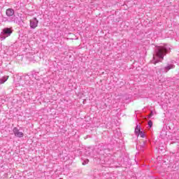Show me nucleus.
<instances>
[{
	"label": "nucleus",
	"mask_w": 179,
	"mask_h": 179,
	"mask_svg": "<svg viewBox=\"0 0 179 179\" xmlns=\"http://www.w3.org/2000/svg\"><path fill=\"white\" fill-rule=\"evenodd\" d=\"M170 47L167 45L156 46L154 50L153 59L151 61L152 64L156 65V64L162 62L164 59L165 55L170 52Z\"/></svg>",
	"instance_id": "f257e3e1"
},
{
	"label": "nucleus",
	"mask_w": 179,
	"mask_h": 179,
	"mask_svg": "<svg viewBox=\"0 0 179 179\" xmlns=\"http://www.w3.org/2000/svg\"><path fill=\"white\" fill-rule=\"evenodd\" d=\"M12 33H13V29H12V27H6L3 29L0 35V39L5 40V38H6V37H9Z\"/></svg>",
	"instance_id": "f03ea898"
},
{
	"label": "nucleus",
	"mask_w": 179,
	"mask_h": 179,
	"mask_svg": "<svg viewBox=\"0 0 179 179\" xmlns=\"http://www.w3.org/2000/svg\"><path fill=\"white\" fill-rule=\"evenodd\" d=\"M13 22V23L19 24L20 26H23V24H24V22H23L22 16L19 15L17 16L14 15V17L11 18V22Z\"/></svg>",
	"instance_id": "7ed1b4c3"
},
{
	"label": "nucleus",
	"mask_w": 179,
	"mask_h": 179,
	"mask_svg": "<svg viewBox=\"0 0 179 179\" xmlns=\"http://www.w3.org/2000/svg\"><path fill=\"white\" fill-rule=\"evenodd\" d=\"M176 68V66L173 64H168L166 66L161 68L160 72H163L164 73H167L170 69H174Z\"/></svg>",
	"instance_id": "20e7f679"
},
{
	"label": "nucleus",
	"mask_w": 179,
	"mask_h": 179,
	"mask_svg": "<svg viewBox=\"0 0 179 179\" xmlns=\"http://www.w3.org/2000/svg\"><path fill=\"white\" fill-rule=\"evenodd\" d=\"M38 25V20L36 17H34L30 20V27L31 29H36Z\"/></svg>",
	"instance_id": "39448f33"
},
{
	"label": "nucleus",
	"mask_w": 179,
	"mask_h": 179,
	"mask_svg": "<svg viewBox=\"0 0 179 179\" xmlns=\"http://www.w3.org/2000/svg\"><path fill=\"white\" fill-rule=\"evenodd\" d=\"M6 15L10 19H12L15 16V10L13 8H8L6 10Z\"/></svg>",
	"instance_id": "423d86ee"
},
{
	"label": "nucleus",
	"mask_w": 179,
	"mask_h": 179,
	"mask_svg": "<svg viewBox=\"0 0 179 179\" xmlns=\"http://www.w3.org/2000/svg\"><path fill=\"white\" fill-rule=\"evenodd\" d=\"M13 131L15 136H17V138H23V136H24L23 132L19 131L17 127H14Z\"/></svg>",
	"instance_id": "0eeeda50"
},
{
	"label": "nucleus",
	"mask_w": 179,
	"mask_h": 179,
	"mask_svg": "<svg viewBox=\"0 0 179 179\" xmlns=\"http://www.w3.org/2000/svg\"><path fill=\"white\" fill-rule=\"evenodd\" d=\"M141 131V126L139 124H136L134 130V134L136 135V136H139V134Z\"/></svg>",
	"instance_id": "6e6552de"
},
{
	"label": "nucleus",
	"mask_w": 179,
	"mask_h": 179,
	"mask_svg": "<svg viewBox=\"0 0 179 179\" xmlns=\"http://www.w3.org/2000/svg\"><path fill=\"white\" fill-rule=\"evenodd\" d=\"M145 148V141H143L142 144H138L136 146V149H139L140 150L143 151V148Z\"/></svg>",
	"instance_id": "1a4fd4ad"
},
{
	"label": "nucleus",
	"mask_w": 179,
	"mask_h": 179,
	"mask_svg": "<svg viewBox=\"0 0 179 179\" xmlns=\"http://www.w3.org/2000/svg\"><path fill=\"white\" fill-rule=\"evenodd\" d=\"M3 22H9L10 23L12 22V19L9 17H2Z\"/></svg>",
	"instance_id": "9d476101"
},
{
	"label": "nucleus",
	"mask_w": 179,
	"mask_h": 179,
	"mask_svg": "<svg viewBox=\"0 0 179 179\" xmlns=\"http://www.w3.org/2000/svg\"><path fill=\"white\" fill-rule=\"evenodd\" d=\"M6 80H8V77H3V78H0V85L5 83V82H6Z\"/></svg>",
	"instance_id": "9b49d317"
},
{
	"label": "nucleus",
	"mask_w": 179,
	"mask_h": 179,
	"mask_svg": "<svg viewBox=\"0 0 179 179\" xmlns=\"http://www.w3.org/2000/svg\"><path fill=\"white\" fill-rule=\"evenodd\" d=\"M148 127L149 128H152L153 127V122H152V120L148 121Z\"/></svg>",
	"instance_id": "f8f14e48"
},
{
	"label": "nucleus",
	"mask_w": 179,
	"mask_h": 179,
	"mask_svg": "<svg viewBox=\"0 0 179 179\" xmlns=\"http://www.w3.org/2000/svg\"><path fill=\"white\" fill-rule=\"evenodd\" d=\"M139 135H140L141 138H145V133L143 131H141L139 133Z\"/></svg>",
	"instance_id": "ddd939ff"
},
{
	"label": "nucleus",
	"mask_w": 179,
	"mask_h": 179,
	"mask_svg": "<svg viewBox=\"0 0 179 179\" xmlns=\"http://www.w3.org/2000/svg\"><path fill=\"white\" fill-rule=\"evenodd\" d=\"M89 163V159H85L83 162V165L85 166V164H87Z\"/></svg>",
	"instance_id": "4468645a"
},
{
	"label": "nucleus",
	"mask_w": 179,
	"mask_h": 179,
	"mask_svg": "<svg viewBox=\"0 0 179 179\" xmlns=\"http://www.w3.org/2000/svg\"><path fill=\"white\" fill-rule=\"evenodd\" d=\"M152 115H153V111H150V116H149V118H150V117H152Z\"/></svg>",
	"instance_id": "2eb2a0df"
},
{
	"label": "nucleus",
	"mask_w": 179,
	"mask_h": 179,
	"mask_svg": "<svg viewBox=\"0 0 179 179\" xmlns=\"http://www.w3.org/2000/svg\"><path fill=\"white\" fill-rule=\"evenodd\" d=\"M61 179V178H60Z\"/></svg>",
	"instance_id": "dca6fc26"
},
{
	"label": "nucleus",
	"mask_w": 179,
	"mask_h": 179,
	"mask_svg": "<svg viewBox=\"0 0 179 179\" xmlns=\"http://www.w3.org/2000/svg\"><path fill=\"white\" fill-rule=\"evenodd\" d=\"M61 179V178H60Z\"/></svg>",
	"instance_id": "f3484780"
}]
</instances>
